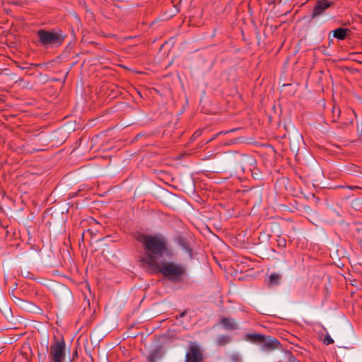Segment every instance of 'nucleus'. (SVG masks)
<instances>
[{
	"mask_svg": "<svg viewBox=\"0 0 362 362\" xmlns=\"http://www.w3.org/2000/svg\"><path fill=\"white\" fill-rule=\"evenodd\" d=\"M37 34L40 37L41 43L44 46H59L62 43L64 38V36L63 35L62 32L61 30H59L57 32H48L44 30H40L38 31Z\"/></svg>",
	"mask_w": 362,
	"mask_h": 362,
	"instance_id": "nucleus-3",
	"label": "nucleus"
},
{
	"mask_svg": "<svg viewBox=\"0 0 362 362\" xmlns=\"http://www.w3.org/2000/svg\"><path fill=\"white\" fill-rule=\"evenodd\" d=\"M202 359V354L199 347L195 344H191L189 351L186 354L187 362H199Z\"/></svg>",
	"mask_w": 362,
	"mask_h": 362,
	"instance_id": "nucleus-5",
	"label": "nucleus"
},
{
	"mask_svg": "<svg viewBox=\"0 0 362 362\" xmlns=\"http://www.w3.org/2000/svg\"><path fill=\"white\" fill-rule=\"evenodd\" d=\"M334 342V340L332 339V337L329 335L325 337L324 339V343H325L327 345L331 344Z\"/></svg>",
	"mask_w": 362,
	"mask_h": 362,
	"instance_id": "nucleus-11",
	"label": "nucleus"
},
{
	"mask_svg": "<svg viewBox=\"0 0 362 362\" xmlns=\"http://www.w3.org/2000/svg\"><path fill=\"white\" fill-rule=\"evenodd\" d=\"M49 358L53 362H64L66 357L64 341H57L50 346Z\"/></svg>",
	"mask_w": 362,
	"mask_h": 362,
	"instance_id": "nucleus-4",
	"label": "nucleus"
},
{
	"mask_svg": "<svg viewBox=\"0 0 362 362\" xmlns=\"http://www.w3.org/2000/svg\"><path fill=\"white\" fill-rule=\"evenodd\" d=\"M255 337H256L257 339H259V338H261V337H262V336H260V335H256V336H255Z\"/></svg>",
	"mask_w": 362,
	"mask_h": 362,
	"instance_id": "nucleus-16",
	"label": "nucleus"
},
{
	"mask_svg": "<svg viewBox=\"0 0 362 362\" xmlns=\"http://www.w3.org/2000/svg\"><path fill=\"white\" fill-rule=\"evenodd\" d=\"M148 362H154V356L153 354L148 356Z\"/></svg>",
	"mask_w": 362,
	"mask_h": 362,
	"instance_id": "nucleus-15",
	"label": "nucleus"
},
{
	"mask_svg": "<svg viewBox=\"0 0 362 362\" xmlns=\"http://www.w3.org/2000/svg\"><path fill=\"white\" fill-rule=\"evenodd\" d=\"M146 251V262L149 266H157L158 259L163 256H170L165 238L160 235L141 234L137 238Z\"/></svg>",
	"mask_w": 362,
	"mask_h": 362,
	"instance_id": "nucleus-1",
	"label": "nucleus"
},
{
	"mask_svg": "<svg viewBox=\"0 0 362 362\" xmlns=\"http://www.w3.org/2000/svg\"><path fill=\"white\" fill-rule=\"evenodd\" d=\"M330 6L329 1L327 0L318 1L314 7L313 11V17L317 16L322 13V12Z\"/></svg>",
	"mask_w": 362,
	"mask_h": 362,
	"instance_id": "nucleus-6",
	"label": "nucleus"
},
{
	"mask_svg": "<svg viewBox=\"0 0 362 362\" xmlns=\"http://www.w3.org/2000/svg\"><path fill=\"white\" fill-rule=\"evenodd\" d=\"M151 267L158 269L164 276L173 281L180 280L185 271L182 265L167 261L157 262V266H151Z\"/></svg>",
	"mask_w": 362,
	"mask_h": 362,
	"instance_id": "nucleus-2",
	"label": "nucleus"
},
{
	"mask_svg": "<svg viewBox=\"0 0 362 362\" xmlns=\"http://www.w3.org/2000/svg\"><path fill=\"white\" fill-rule=\"evenodd\" d=\"M332 112L334 115L336 114L337 116H339L340 114V110L339 108L334 107Z\"/></svg>",
	"mask_w": 362,
	"mask_h": 362,
	"instance_id": "nucleus-14",
	"label": "nucleus"
},
{
	"mask_svg": "<svg viewBox=\"0 0 362 362\" xmlns=\"http://www.w3.org/2000/svg\"><path fill=\"white\" fill-rule=\"evenodd\" d=\"M359 200H356L355 204H357Z\"/></svg>",
	"mask_w": 362,
	"mask_h": 362,
	"instance_id": "nucleus-17",
	"label": "nucleus"
},
{
	"mask_svg": "<svg viewBox=\"0 0 362 362\" xmlns=\"http://www.w3.org/2000/svg\"><path fill=\"white\" fill-rule=\"evenodd\" d=\"M346 33V29L340 28L333 31V36L339 40H343L345 38Z\"/></svg>",
	"mask_w": 362,
	"mask_h": 362,
	"instance_id": "nucleus-7",
	"label": "nucleus"
},
{
	"mask_svg": "<svg viewBox=\"0 0 362 362\" xmlns=\"http://www.w3.org/2000/svg\"><path fill=\"white\" fill-rule=\"evenodd\" d=\"M265 342L272 346V347H276L277 345L279 344V342L278 341L274 339V338H272V337H268L266 340H265Z\"/></svg>",
	"mask_w": 362,
	"mask_h": 362,
	"instance_id": "nucleus-10",
	"label": "nucleus"
},
{
	"mask_svg": "<svg viewBox=\"0 0 362 362\" xmlns=\"http://www.w3.org/2000/svg\"><path fill=\"white\" fill-rule=\"evenodd\" d=\"M358 239L362 245V228L358 231Z\"/></svg>",
	"mask_w": 362,
	"mask_h": 362,
	"instance_id": "nucleus-13",
	"label": "nucleus"
},
{
	"mask_svg": "<svg viewBox=\"0 0 362 362\" xmlns=\"http://www.w3.org/2000/svg\"><path fill=\"white\" fill-rule=\"evenodd\" d=\"M280 280V276L277 274H272L269 276V283L271 284H278Z\"/></svg>",
	"mask_w": 362,
	"mask_h": 362,
	"instance_id": "nucleus-9",
	"label": "nucleus"
},
{
	"mask_svg": "<svg viewBox=\"0 0 362 362\" xmlns=\"http://www.w3.org/2000/svg\"><path fill=\"white\" fill-rule=\"evenodd\" d=\"M218 341L220 344H223L227 342V339L226 337L222 336L218 337Z\"/></svg>",
	"mask_w": 362,
	"mask_h": 362,
	"instance_id": "nucleus-12",
	"label": "nucleus"
},
{
	"mask_svg": "<svg viewBox=\"0 0 362 362\" xmlns=\"http://www.w3.org/2000/svg\"><path fill=\"white\" fill-rule=\"evenodd\" d=\"M221 324L226 329H233L235 327V322L232 319H223L221 321Z\"/></svg>",
	"mask_w": 362,
	"mask_h": 362,
	"instance_id": "nucleus-8",
	"label": "nucleus"
}]
</instances>
